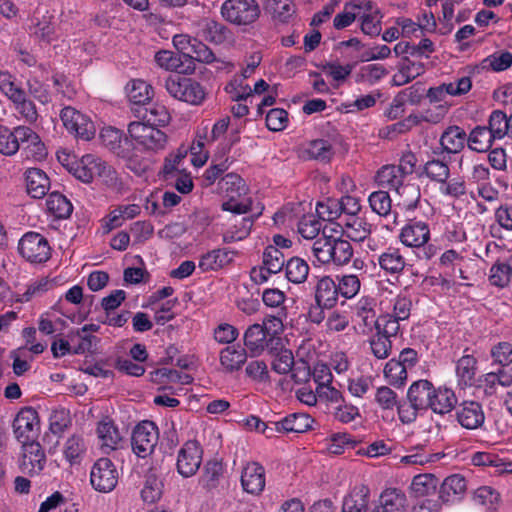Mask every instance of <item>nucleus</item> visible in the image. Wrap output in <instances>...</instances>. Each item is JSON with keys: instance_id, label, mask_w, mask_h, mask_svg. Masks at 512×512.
Masks as SVG:
<instances>
[{"instance_id": "nucleus-1", "label": "nucleus", "mask_w": 512, "mask_h": 512, "mask_svg": "<svg viewBox=\"0 0 512 512\" xmlns=\"http://www.w3.org/2000/svg\"><path fill=\"white\" fill-rule=\"evenodd\" d=\"M66 168L76 179L83 183H91L98 177L107 186H114L118 177L115 169L101 158L87 154L80 160L67 163Z\"/></svg>"}, {"instance_id": "nucleus-2", "label": "nucleus", "mask_w": 512, "mask_h": 512, "mask_svg": "<svg viewBox=\"0 0 512 512\" xmlns=\"http://www.w3.org/2000/svg\"><path fill=\"white\" fill-rule=\"evenodd\" d=\"M220 188L229 199L222 203L221 208L224 211L240 215L252 211V200L245 198L241 201L237 200L238 197L247 193V186L245 181L235 173L226 174L220 181Z\"/></svg>"}, {"instance_id": "nucleus-3", "label": "nucleus", "mask_w": 512, "mask_h": 512, "mask_svg": "<svg viewBox=\"0 0 512 512\" xmlns=\"http://www.w3.org/2000/svg\"><path fill=\"white\" fill-rule=\"evenodd\" d=\"M162 85L171 97L192 105H200L206 96V92L199 82L181 76V74L169 75L164 79Z\"/></svg>"}, {"instance_id": "nucleus-4", "label": "nucleus", "mask_w": 512, "mask_h": 512, "mask_svg": "<svg viewBox=\"0 0 512 512\" xmlns=\"http://www.w3.org/2000/svg\"><path fill=\"white\" fill-rule=\"evenodd\" d=\"M127 131L131 142L144 151L157 152L167 143V135L162 130L141 121L130 122Z\"/></svg>"}, {"instance_id": "nucleus-5", "label": "nucleus", "mask_w": 512, "mask_h": 512, "mask_svg": "<svg viewBox=\"0 0 512 512\" xmlns=\"http://www.w3.org/2000/svg\"><path fill=\"white\" fill-rule=\"evenodd\" d=\"M20 255L30 263H45L51 257L48 240L37 232L25 233L18 243Z\"/></svg>"}, {"instance_id": "nucleus-6", "label": "nucleus", "mask_w": 512, "mask_h": 512, "mask_svg": "<svg viewBox=\"0 0 512 512\" xmlns=\"http://www.w3.org/2000/svg\"><path fill=\"white\" fill-rule=\"evenodd\" d=\"M159 440L157 425L150 420L138 423L132 432V451L140 458L151 455Z\"/></svg>"}, {"instance_id": "nucleus-7", "label": "nucleus", "mask_w": 512, "mask_h": 512, "mask_svg": "<svg viewBox=\"0 0 512 512\" xmlns=\"http://www.w3.org/2000/svg\"><path fill=\"white\" fill-rule=\"evenodd\" d=\"M60 118L65 128L76 138L89 141L95 135L94 123L75 108L67 106L61 110Z\"/></svg>"}, {"instance_id": "nucleus-8", "label": "nucleus", "mask_w": 512, "mask_h": 512, "mask_svg": "<svg viewBox=\"0 0 512 512\" xmlns=\"http://www.w3.org/2000/svg\"><path fill=\"white\" fill-rule=\"evenodd\" d=\"M221 14L235 25H249L258 19L260 8L257 2H223Z\"/></svg>"}, {"instance_id": "nucleus-9", "label": "nucleus", "mask_w": 512, "mask_h": 512, "mask_svg": "<svg viewBox=\"0 0 512 512\" xmlns=\"http://www.w3.org/2000/svg\"><path fill=\"white\" fill-rule=\"evenodd\" d=\"M13 432L22 444L34 441L39 432L38 412L32 407L22 408L13 421Z\"/></svg>"}, {"instance_id": "nucleus-10", "label": "nucleus", "mask_w": 512, "mask_h": 512, "mask_svg": "<svg viewBox=\"0 0 512 512\" xmlns=\"http://www.w3.org/2000/svg\"><path fill=\"white\" fill-rule=\"evenodd\" d=\"M90 481L97 491H112L118 482V472L113 462L108 458L98 459L91 469Z\"/></svg>"}, {"instance_id": "nucleus-11", "label": "nucleus", "mask_w": 512, "mask_h": 512, "mask_svg": "<svg viewBox=\"0 0 512 512\" xmlns=\"http://www.w3.org/2000/svg\"><path fill=\"white\" fill-rule=\"evenodd\" d=\"M202 453L197 441L189 440L185 442L177 456L176 468L178 473L185 478L195 475L202 462Z\"/></svg>"}, {"instance_id": "nucleus-12", "label": "nucleus", "mask_w": 512, "mask_h": 512, "mask_svg": "<svg viewBox=\"0 0 512 512\" xmlns=\"http://www.w3.org/2000/svg\"><path fill=\"white\" fill-rule=\"evenodd\" d=\"M155 62L167 71H175L176 75L194 73L195 64L189 53L176 54L168 50H160L154 56Z\"/></svg>"}, {"instance_id": "nucleus-13", "label": "nucleus", "mask_w": 512, "mask_h": 512, "mask_svg": "<svg viewBox=\"0 0 512 512\" xmlns=\"http://www.w3.org/2000/svg\"><path fill=\"white\" fill-rule=\"evenodd\" d=\"M458 423L465 429L480 428L485 421L482 405L477 401H463L455 408Z\"/></svg>"}, {"instance_id": "nucleus-14", "label": "nucleus", "mask_w": 512, "mask_h": 512, "mask_svg": "<svg viewBox=\"0 0 512 512\" xmlns=\"http://www.w3.org/2000/svg\"><path fill=\"white\" fill-rule=\"evenodd\" d=\"M100 138L108 149L122 158L129 157L134 148L129 135L124 136L121 130L111 126L101 130Z\"/></svg>"}, {"instance_id": "nucleus-15", "label": "nucleus", "mask_w": 512, "mask_h": 512, "mask_svg": "<svg viewBox=\"0 0 512 512\" xmlns=\"http://www.w3.org/2000/svg\"><path fill=\"white\" fill-rule=\"evenodd\" d=\"M23 459L21 469L29 475L39 474L46 463L45 453L39 442L30 441L22 444Z\"/></svg>"}, {"instance_id": "nucleus-16", "label": "nucleus", "mask_w": 512, "mask_h": 512, "mask_svg": "<svg viewBox=\"0 0 512 512\" xmlns=\"http://www.w3.org/2000/svg\"><path fill=\"white\" fill-rule=\"evenodd\" d=\"M240 480L245 492L260 495L265 488V469L258 462H249L243 467Z\"/></svg>"}, {"instance_id": "nucleus-17", "label": "nucleus", "mask_w": 512, "mask_h": 512, "mask_svg": "<svg viewBox=\"0 0 512 512\" xmlns=\"http://www.w3.org/2000/svg\"><path fill=\"white\" fill-rule=\"evenodd\" d=\"M399 239L407 247H422L430 239L429 226L422 221H411L401 229Z\"/></svg>"}, {"instance_id": "nucleus-18", "label": "nucleus", "mask_w": 512, "mask_h": 512, "mask_svg": "<svg viewBox=\"0 0 512 512\" xmlns=\"http://www.w3.org/2000/svg\"><path fill=\"white\" fill-rule=\"evenodd\" d=\"M197 36L215 45L223 44L230 35V30L223 24L209 18L197 21Z\"/></svg>"}, {"instance_id": "nucleus-19", "label": "nucleus", "mask_w": 512, "mask_h": 512, "mask_svg": "<svg viewBox=\"0 0 512 512\" xmlns=\"http://www.w3.org/2000/svg\"><path fill=\"white\" fill-rule=\"evenodd\" d=\"M313 296L314 301L324 307L334 308L339 298L336 281L331 276H321L313 288Z\"/></svg>"}, {"instance_id": "nucleus-20", "label": "nucleus", "mask_w": 512, "mask_h": 512, "mask_svg": "<svg viewBox=\"0 0 512 512\" xmlns=\"http://www.w3.org/2000/svg\"><path fill=\"white\" fill-rule=\"evenodd\" d=\"M478 370V360L472 354H464L455 364L457 384L461 389L472 387L475 384Z\"/></svg>"}, {"instance_id": "nucleus-21", "label": "nucleus", "mask_w": 512, "mask_h": 512, "mask_svg": "<svg viewBox=\"0 0 512 512\" xmlns=\"http://www.w3.org/2000/svg\"><path fill=\"white\" fill-rule=\"evenodd\" d=\"M466 143L468 144L467 134L463 128L457 125L448 126L439 139L442 152L447 154L460 153Z\"/></svg>"}, {"instance_id": "nucleus-22", "label": "nucleus", "mask_w": 512, "mask_h": 512, "mask_svg": "<svg viewBox=\"0 0 512 512\" xmlns=\"http://www.w3.org/2000/svg\"><path fill=\"white\" fill-rule=\"evenodd\" d=\"M27 126H18L13 130L0 125V153L6 156L14 155L21 147L25 138Z\"/></svg>"}, {"instance_id": "nucleus-23", "label": "nucleus", "mask_w": 512, "mask_h": 512, "mask_svg": "<svg viewBox=\"0 0 512 512\" xmlns=\"http://www.w3.org/2000/svg\"><path fill=\"white\" fill-rule=\"evenodd\" d=\"M244 345L251 357L259 356L269 345V337L258 323L247 328L244 333Z\"/></svg>"}, {"instance_id": "nucleus-24", "label": "nucleus", "mask_w": 512, "mask_h": 512, "mask_svg": "<svg viewBox=\"0 0 512 512\" xmlns=\"http://www.w3.org/2000/svg\"><path fill=\"white\" fill-rule=\"evenodd\" d=\"M466 491V479L460 474H453L444 479L440 486L439 498L444 503L459 501Z\"/></svg>"}, {"instance_id": "nucleus-25", "label": "nucleus", "mask_w": 512, "mask_h": 512, "mask_svg": "<svg viewBox=\"0 0 512 512\" xmlns=\"http://www.w3.org/2000/svg\"><path fill=\"white\" fill-rule=\"evenodd\" d=\"M406 497L398 489H386L384 490L376 504L370 512H406Z\"/></svg>"}, {"instance_id": "nucleus-26", "label": "nucleus", "mask_w": 512, "mask_h": 512, "mask_svg": "<svg viewBox=\"0 0 512 512\" xmlns=\"http://www.w3.org/2000/svg\"><path fill=\"white\" fill-rule=\"evenodd\" d=\"M26 190L34 199L43 198L49 188L50 180L46 173L39 168H29L25 172Z\"/></svg>"}, {"instance_id": "nucleus-27", "label": "nucleus", "mask_w": 512, "mask_h": 512, "mask_svg": "<svg viewBox=\"0 0 512 512\" xmlns=\"http://www.w3.org/2000/svg\"><path fill=\"white\" fill-rule=\"evenodd\" d=\"M434 385L426 380L421 379L412 383L407 392V399L416 408L427 410L431 404L432 393H434Z\"/></svg>"}, {"instance_id": "nucleus-28", "label": "nucleus", "mask_w": 512, "mask_h": 512, "mask_svg": "<svg viewBox=\"0 0 512 512\" xmlns=\"http://www.w3.org/2000/svg\"><path fill=\"white\" fill-rule=\"evenodd\" d=\"M248 352L240 346H227L220 352V365L225 373L239 371L247 361Z\"/></svg>"}, {"instance_id": "nucleus-29", "label": "nucleus", "mask_w": 512, "mask_h": 512, "mask_svg": "<svg viewBox=\"0 0 512 512\" xmlns=\"http://www.w3.org/2000/svg\"><path fill=\"white\" fill-rule=\"evenodd\" d=\"M126 92L129 101L135 106L132 110L142 109L153 97L152 86L142 79L131 80L126 86Z\"/></svg>"}, {"instance_id": "nucleus-30", "label": "nucleus", "mask_w": 512, "mask_h": 512, "mask_svg": "<svg viewBox=\"0 0 512 512\" xmlns=\"http://www.w3.org/2000/svg\"><path fill=\"white\" fill-rule=\"evenodd\" d=\"M148 107L143 106L142 109H133L134 114L142 118L143 123L149 125L165 126L170 121V114L164 105L158 103L147 104Z\"/></svg>"}, {"instance_id": "nucleus-31", "label": "nucleus", "mask_w": 512, "mask_h": 512, "mask_svg": "<svg viewBox=\"0 0 512 512\" xmlns=\"http://www.w3.org/2000/svg\"><path fill=\"white\" fill-rule=\"evenodd\" d=\"M370 491L365 485L355 487L343 500L342 512H368Z\"/></svg>"}, {"instance_id": "nucleus-32", "label": "nucleus", "mask_w": 512, "mask_h": 512, "mask_svg": "<svg viewBox=\"0 0 512 512\" xmlns=\"http://www.w3.org/2000/svg\"><path fill=\"white\" fill-rule=\"evenodd\" d=\"M431 398L428 409H431L434 413L444 415L457 407V398L451 389L435 388Z\"/></svg>"}, {"instance_id": "nucleus-33", "label": "nucleus", "mask_w": 512, "mask_h": 512, "mask_svg": "<svg viewBox=\"0 0 512 512\" xmlns=\"http://www.w3.org/2000/svg\"><path fill=\"white\" fill-rule=\"evenodd\" d=\"M419 176H425L430 181L438 184H445L450 178L449 164L444 159L432 158L423 165Z\"/></svg>"}, {"instance_id": "nucleus-34", "label": "nucleus", "mask_w": 512, "mask_h": 512, "mask_svg": "<svg viewBox=\"0 0 512 512\" xmlns=\"http://www.w3.org/2000/svg\"><path fill=\"white\" fill-rule=\"evenodd\" d=\"M233 260V252L227 249H214L202 255L198 267L202 272L218 270Z\"/></svg>"}, {"instance_id": "nucleus-35", "label": "nucleus", "mask_w": 512, "mask_h": 512, "mask_svg": "<svg viewBox=\"0 0 512 512\" xmlns=\"http://www.w3.org/2000/svg\"><path fill=\"white\" fill-rule=\"evenodd\" d=\"M224 467L218 460L207 461L203 468V473L199 479V484L208 492L217 489L223 477Z\"/></svg>"}, {"instance_id": "nucleus-36", "label": "nucleus", "mask_w": 512, "mask_h": 512, "mask_svg": "<svg viewBox=\"0 0 512 512\" xmlns=\"http://www.w3.org/2000/svg\"><path fill=\"white\" fill-rule=\"evenodd\" d=\"M467 139L468 147L476 152H487L492 147L493 142L497 140L486 126H476L473 128Z\"/></svg>"}, {"instance_id": "nucleus-37", "label": "nucleus", "mask_w": 512, "mask_h": 512, "mask_svg": "<svg viewBox=\"0 0 512 512\" xmlns=\"http://www.w3.org/2000/svg\"><path fill=\"white\" fill-rule=\"evenodd\" d=\"M314 420L306 413H292L280 420L283 433H304L312 428Z\"/></svg>"}, {"instance_id": "nucleus-38", "label": "nucleus", "mask_w": 512, "mask_h": 512, "mask_svg": "<svg viewBox=\"0 0 512 512\" xmlns=\"http://www.w3.org/2000/svg\"><path fill=\"white\" fill-rule=\"evenodd\" d=\"M379 266L390 274H398L403 271L406 262L398 248L389 247L378 257Z\"/></svg>"}, {"instance_id": "nucleus-39", "label": "nucleus", "mask_w": 512, "mask_h": 512, "mask_svg": "<svg viewBox=\"0 0 512 512\" xmlns=\"http://www.w3.org/2000/svg\"><path fill=\"white\" fill-rule=\"evenodd\" d=\"M260 214L261 210L253 215L243 217L239 223L233 224V226L223 234V242L232 243L248 237L255 219Z\"/></svg>"}, {"instance_id": "nucleus-40", "label": "nucleus", "mask_w": 512, "mask_h": 512, "mask_svg": "<svg viewBox=\"0 0 512 512\" xmlns=\"http://www.w3.org/2000/svg\"><path fill=\"white\" fill-rule=\"evenodd\" d=\"M285 275L294 284L304 283L309 275L308 263L300 257H291L285 264Z\"/></svg>"}, {"instance_id": "nucleus-41", "label": "nucleus", "mask_w": 512, "mask_h": 512, "mask_svg": "<svg viewBox=\"0 0 512 512\" xmlns=\"http://www.w3.org/2000/svg\"><path fill=\"white\" fill-rule=\"evenodd\" d=\"M46 206L47 210L58 219L68 218L73 211L71 202L58 192H52L48 195Z\"/></svg>"}, {"instance_id": "nucleus-42", "label": "nucleus", "mask_w": 512, "mask_h": 512, "mask_svg": "<svg viewBox=\"0 0 512 512\" xmlns=\"http://www.w3.org/2000/svg\"><path fill=\"white\" fill-rule=\"evenodd\" d=\"M512 279V257L504 262L497 261L490 269L491 285L504 288Z\"/></svg>"}, {"instance_id": "nucleus-43", "label": "nucleus", "mask_w": 512, "mask_h": 512, "mask_svg": "<svg viewBox=\"0 0 512 512\" xmlns=\"http://www.w3.org/2000/svg\"><path fill=\"white\" fill-rule=\"evenodd\" d=\"M405 177L396 169V165H385L376 174V181L382 187L399 191Z\"/></svg>"}, {"instance_id": "nucleus-44", "label": "nucleus", "mask_w": 512, "mask_h": 512, "mask_svg": "<svg viewBox=\"0 0 512 512\" xmlns=\"http://www.w3.org/2000/svg\"><path fill=\"white\" fill-rule=\"evenodd\" d=\"M331 263L336 266H343L350 262L354 250L348 240L332 237Z\"/></svg>"}, {"instance_id": "nucleus-45", "label": "nucleus", "mask_w": 512, "mask_h": 512, "mask_svg": "<svg viewBox=\"0 0 512 512\" xmlns=\"http://www.w3.org/2000/svg\"><path fill=\"white\" fill-rule=\"evenodd\" d=\"M85 452L86 444L81 436L72 435L67 439L64 447V455L71 465L79 464Z\"/></svg>"}, {"instance_id": "nucleus-46", "label": "nucleus", "mask_w": 512, "mask_h": 512, "mask_svg": "<svg viewBox=\"0 0 512 512\" xmlns=\"http://www.w3.org/2000/svg\"><path fill=\"white\" fill-rule=\"evenodd\" d=\"M336 279V287L339 296L345 299H352L359 293L361 282L357 275L345 274L336 276Z\"/></svg>"}, {"instance_id": "nucleus-47", "label": "nucleus", "mask_w": 512, "mask_h": 512, "mask_svg": "<svg viewBox=\"0 0 512 512\" xmlns=\"http://www.w3.org/2000/svg\"><path fill=\"white\" fill-rule=\"evenodd\" d=\"M306 152L310 159L328 163L334 155L332 145L324 139H316L309 143Z\"/></svg>"}, {"instance_id": "nucleus-48", "label": "nucleus", "mask_w": 512, "mask_h": 512, "mask_svg": "<svg viewBox=\"0 0 512 512\" xmlns=\"http://www.w3.org/2000/svg\"><path fill=\"white\" fill-rule=\"evenodd\" d=\"M97 434L101 440L102 447L110 450L116 449L121 441V435L112 422H101L97 427Z\"/></svg>"}, {"instance_id": "nucleus-49", "label": "nucleus", "mask_w": 512, "mask_h": 512, "mask_svg": "<svg viewBox=\"0 0 512 512\" xmlns=\"http://www.w3.org/2000/svg\"><path fill=\"white\" fill-rule=\"evenodd\" d=\"M438 479L432 474H419L414 476L411 483V490L416 497L427 496L435 492Z\"/></svg>"}, {"instance_id": "nucleus-50", "label": "nucleus", "mask_w": 512, "mask_h": 512, "mask_svg": "<svg viewBox=\"0 0 512 512\" xmlns=\"http://www.w3.org/2000/svg\"><path fill=\"white\" fill-rule=\"evenodd\" d=\"M27 132L21 146L27 151V156H32L37 160L43 159L47 153L39 135L30 127H27Z\"/></svg>"}, {"instance_id": "nucleus-51", "label": "nucleus", "mask_w": 512, "mask_h": 512, "mask_svg": "<svg viewBox=\"0 0 512 512\" xmlns=\"http://www.w3.org/2000/svg\"><path fill=\"white\" fill-rule=\"evenodd\" d=\"M332 237L333 236L324 235L318 238L312 245V255L319 264H330L331 260H333V258H331Z\"/></svg>"}, {"instance_id": "nucleus-52", "label": "nucleus", "mask_w": 512, "mask_h": 512, "mask_svg": "<svg viewBox=\"0 0 512 512\" xmlns=\"http://www.w3.org/2000/svg\"><path fill=\"white\" fill-rule=\"evenodd\" d=\"M384 375L393 386H402L407 379V368L396 359H390L384 368Z\"/></svg>"}, {"instance_id": "nucleus-53", "label": "nucleus", "mask_w": 512, "mask_h": 512, "mask_svg": "<svg viewBox=\"0 0 512 512\" xmlns=\"http://www.w3.org/2000/svg\"><path fill=\"white\" fill-rule=\"evenodd\" d=\"M369 342L371 351L377 359H386L389 357L392 349V343L391 340L382 333L381 327H379L378 324L376 334Z\"/></svg>"}, {"instance_id": "nucleus-54", "label": "nucleus", "mask_w": 512, "mask_h": 512, "mask_svg": "<svg viewBox=\"0 0 512 512\" xmlns=\"http://www.w3.org/2000/svg\"><path fill=\"white\" fill-rule=\"evenodd\" d=\"M163 484L154 474L146 476L144 487L141 490V497L144 502L154 503L162 496Z\"/></svg>"}, {"instance_id": "nucleus-55", "label": "nucleus", "mask_w": 512, "mask_h": 512, "mask_svg": "<svg viewBox=\"0 0 512 512\" xmlns=\"http://www.w3.org/2000/svg\"><path fill=\"white\" fill-rule=\"evenodd\" d=\"M230 166L229 158L221 156L219 162L216 163V159L213 160V164L205 170L201 177V186L209 187L215 183V181L222 175Z\"/></svg>"}, {"instance_id": "nucleus-56", "label": "nucleus", "mask_w": 512, "mask_h": 512, "mask_svg": "<svg viewBox=\"0 0 512 512\" xmlns=\"http://www.w3.org/2000/svg\"><path fill=\"white\" fill-rule=\"evenodd\" d=\"M263 264L269 271L278 273L286 264L285 256L277 247L268 245L263 252Z\"/></svg>"}, {"instance_id": "nucleus-57", "label": "nucleus", "mask_w": 512, "mask_h": 512, "mask_svg": "<svg viewBox=\"0 0 512 512\" xmlns=\"http://www.w3.org/2000/svg\"><path fill=\"white\" fill-rule=\"evenodd\" d=\"M489 131H491L492 136L496 137L497 140H500L507 136V114L502 110H494L491 112L488 119V126H486Z\"/></svg>"}, {"instance_id": "nucleus-58", "label": "nucleus", "mask_w": 512, "mask_h": 512, "mask_svg": "<svg viewBox=\"0 0 512 512\" xmlns=\"http://www.w3.org/2000/svg\"><path fill=\"white\" fill-rule=\"evenodd\" d=\"M490 356L492 364L502 367H508L512 364V344L510 342H498L492 346Z\"/></svg>"}, {"instance_id": "nucleus-59", "label": "nucleus", "mask_w": 512, "mask_h": 512, "mask_svg": "<svg viewBox=\"0 0 512 512\" xmlns=\"http://www.w3.org/2000/svg\"><path fill=\"white\" fill-rule=\"evenodd\" d=\"M371 209L379 216H388L391 212V198L388 192L379 190L369 196Z\"/></svg>"}, {"instance_id": "nucleus-60", "label": "nucleus", "mask_w": 512, "mask_h": 512, "mask_svg": "<svg viewBox=\"0 0 512 512\" xmlns=\"http://www.w3.org/2000/svg\"><path fill=\"white\" fill-rule=\"evenodd\" d=\"M326 228L320 220L313 216L303 217L298 224V232L305 239L316 238L321 230H323V235H326Z\"/></svg>"}, {"instance_id": "nucleus-61", "label": "nucleus", "mask_w": 512, "mask_h": 512, "mask_svg": "<svg viewBox=\"0 0 512 512\" xmlns=\"http://www.w3.org/2000/svg\"><path fill=\"white\" fill-rule=\"evenodd\" d=\"M345 226L347 228V236L354 241H363L371 233V225L358 217H353Z\"/></svg>"}, {"instance_id": "nucleus-62", "label": "nucleus", "mask_w": 512, "mask_h": 512, "mask_svg": "<svg viewBox=\"0 0 512 512\" xmlns=\"http://www.w3.org/2000/svg\"><path fill=\"white\" fill-rule=\"evenodd\" d=\"M474 500L486 507L487 510H495L499 503L500 495L489 486H482L474 492Z\"/></svg>"}, {"instance_id": "nucleus-63", "label": "nucleus", "mask_w": 512, "mask_h": 512, "mask_svg": "<svg viewBox=\"0 0 512 512\" xmlns=\"http://www.w3.org/2000/svg\"><path fill=\"white\" fill-rule=\"evenodd\" d=\"M288 112L281 108H273L266 115V126L269 130L278 132L287 127Z\"/></svg>"}, {"instance_id": "nucleus-64", "label": "nucleus", "mask_w": 512, "mask_h": 512, "mask_svg": "<svg viewBox=\"0 0 512 512\" xmlns=\"http://www.w3.org/2000/svg\"><path fill=\"white\" fill-rule=\"evenodd\" d=\"M316 213L319 219L323 221H333L340 217L341 206L338 200L328 199L327 202H319L316 206Z\"/></svg>"}]
</instances>
